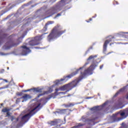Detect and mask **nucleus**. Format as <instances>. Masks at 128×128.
I'll use <instances>...</instances> for the list:
<instances>
[{
	"label": "nucleus",
	"mask_w": 128,
	"mask_h": 128,
	"mask_svg": "<svg viewBox=\"0 0 128 128\" xmlns=\"http://www.w3.org/2000/svg\"><path fill=\"white\" fill-rule=\"evenodd\" d=\"M98 66V65L96 64H92L88 68L84 70V72H82V68H84L83 67L80 68L78 69H77L75 72H72L71 74L64 76L62 78H61L60 80H58L56 81V86H58V84H64V82H67V80H68L70 78H72L74 76H76L78 74V72L80 70V74L82 78L84 76H85L86 75H90L92 74V71L94 70V68H96V67Z\"/></svg>",
	"instance_id": "nucleus-1"
},
{
	"label": "nucleus",
	"mask_w": 128,
	"mask_h": 128,
	"mask_svg": "<svg viewBox=\"0 0 128 128\" xmlns=\"http://www.w3.org/2000/svg\"><path fill=\"white\" fill-rule=\"evenodd\" d=\"M22 38H24V36L22 38L20 37L16 40V34H12L10 35L8 38V42L3 46V48H4V50H10L11 48L17 46H18V44L22 42V40H20Z\"/></svg>",
	"instance_id": "nucleus-2"
},
{
	"label": "nucleus",
	"mask_w": 128,
	"mask_h": 128,
	"mask_svg": "<svg viewBox=\"0 0 128 128\" xmlns=\"http://www.w3.org/2000/svg\"><path fill=\"white\" fill-rule=\"evenodd\" d=\"M62 30V28L60 25H57L54 27L48 36V42H50V40H52L60 36L62 34H64L66 32V30Z\"/></svg>",
	"instance_id": "nucleus-3"
},
{
	"label": "nucleus",
	"mask_w": 128,
	"mask_h": 128,
	"mask_svg": "<svg viewBox=\"0 0 128 128\" xmlns=\"http://www.w3.org/2000/svg\"><path fill=\"white\" fill-rule=\"evenodd\" d=\"M40 104H39L37 106L30 110L28 114L22 116L21 118V124H24L26 122H28L30 120V118L31 116H34V114H36L38 110H40Z\"/></svg>",
	"instance_id": "nucleus-4"
},
{
	"label": "nucleus",
	"mask_w": 128,
	"mask_h": 128,
	"mask_svg": "<svg viewBox=\"0 0 128 128\" xmlns=\"http://www.w3.org/2000/svg\"><path fill=\"white\" fill-rule=\"evenodd\" d=\"M106 106V104H103L101 106H96L90 108V110H92L94 112V114L92 116V118H89L86 120L87 122H94L96 118H98V110H102L104 107Z\"/></svg>",
	"instance_id": "nucleus-5"
},
{
	"label": "nucleus",
	"mask_w": 128,
	"mask_h": 128,
	"mask_svg": "<svg viewBox=\"0 0 128 128\" xmlns=\"http://www.w3.org/2000/svg\"><path fill=\"white\" fill-rule=\"evenodd\" d=\"M80 80H82V79H77V80H74L70 83H69L68 84H66V88H67V90L66 91V92H70V90H72V88H76V86H78V82H80Z\"/></svg>",
	"instance_id": "nucleus-6"
},
{
	"label": "nucleus",
	"mask_w": 128,
	"mask_h": 128,
	"mask_svg": "<svg viewBox=\"0 0 128 128\" xmlns=\"http://www.w3.org/2000/svg\"><path fill=\"white\" fill-rule=\"evenodd\" d=\"M114 38L112 36H109L108 39L106 40L105 42H104V44L103 45V52H106V48H108V44L109 42H112V40H114Z\"/></svg>",
	"instance_id": "nucleus-7"
},
{
	"label": "nucleus",
	"mask_w": 128,
	"mask_h": 128,
	"mask_svg": "<svg viewBox=\"0 0 128 128\" xmlns=\"http://www.w3.org/2000/svg\"><path fill=\"white\" fill-rule=\"evenodd\" d=\"M55 90L56 92L48 96V97L46 98V100H50V98H56L57 96H58V94H62V92H60L59 93L58 92V88H56Z\"/></svg>",
	"instance_id": "nucleus-8"
},
{
	"label": "nucleus",
	"mask_w": 128,
	"mask_h": 128,
	"mask_svg": "<svg viewBox=\"0 0 128 128\" xmlns=\"http://www.w3.org/2000/svg\"><path fill=\"white\" fill-rule=\"evenodd\" d=\"M40 40L38 38V37H36L34 40H31L28 42L29 46H38L40 44Z\"/></svg>",
	"instance_id": "nucleus-9"
},
{
	"label": "nucleus",
	"mask_w": 128,
	"mask_h": 128,
	"mask_svg": "<svg viewBox=\"0 0 128 128\" xmlns=\"http://www.w3.org/2000/svg\"><path fill=\"white\" fill-rule=\"evenodd\" d=\"M60 10H62V8L60 6H56L53 7L51 8L52 14L50 16H54V14L58 12H60Z\"/></svg>",
	"instance_id": "nucleus-10"
},
{
	"label": "nucleus",
	"mask_w": 128,
	"mask_h": 128,
	"mask_svg": "<svg viewBox=\"0 0 128 128\" xmlns=\"http://www.w3.org/2000/svg\"><path fill=\"white\" fill-rule=\"evenodd\" d=\"M21 48H22V53L23 54H28V52H30V50L26 46H21Z\"/></svg>",
	"instance_id": "nucleus-11"
},
{
	"label": "nucleus",
	"mask_w": 128,
	"mask_h": 128,
	"mask_svg": "<svg viewBox=\"0 0 128 128\" xmlns=\"http://www.w3.org/2000/svg\"><path fill=\"white\" fill-rule=\"evenodd\" d=\"M52 88H50L49 90L48 91H45L43 94H39L36 98H38L40 96H44V94H50V92H52Z\"/></svg>",
	"instance_id": "nucleus-12"
},
{
	"label": "nucleus",
	"mask_w": 128,
	"mask_h": 128,
	"mask_svg": "<svg viewBox=\"0 0 128 128\" xmlns=\"http://www.w3.org/2000/svg\"><path fill=\"white\" fill-rule=\"evenodd\" d=\"M30 90H33L34 92H42V88H34L31 89H28V90H25L24 91V92H30Z\"/></svg>",
	"instance_id": "nucleus-13"
},
{
	"label": "nucleus",
	"mask_w": 128,
	"mask_h": 128,
	"mask_svg": "<svg viewBox=\"0 0 128 128\" xmlns=\"http://www.w3.org/2000/svg\"><path fill=\"white\" fill-rule=\"evenodd\" d=\"M10 109L8 108H4L2 110V112H6V114L5 116L6 118H9V116H10Z\"/></svg>",
	"instance_id": "nucleus-14"
},
{
	"label": "nucleus",
	"mask_w": 128,
	"mask_h": 128,
	"mask_svg": "<svg viewBox=\"0 0 128 128\" xmlns=\"http://www.w3.org/2000/svg\"><path fill=\"white\" fill-rule=\"evenodd\" d=\"M20 98H24V100L26 101L28 100V98H32V96H30L29 94H25L24 96H22L20 98H17L16 102H20Z\"/></svg>",
	"instance_id": "nucleus-15"
},
{
	"label": "nucleus",
	"mask_w": 128,
	"mask_h": 128,
	"mask_svg": "<svg viewBox=\"0 0 128 128\" xmlns=\"http://www.w3.org/2000/svg\"><path fill=\"white\" fill-rule=\"evenodd\" d=\"M70 112H72V110L70 109H62L60 110V112L61 114H70Z\"/></svg>",
	"instance_id": "nucleus-16"
},
{
	"label": "nucleus",
	"mask_w": 128,
	"mask_h": 128,
	"mask_svg": "<svg viewBox=\"0 0 128 128\" xmlns=\"http://www.w3.org/2000/svg\"><path fill=\"white\" fill-rule=\"evenodd\" d=\"M76 104L70 102L68 104H64L65 108H72L74 106H75Z\"/></svg>",
	"instance_id": "nucleus-17"
},
{
	"label": "nucleus",
	"mask_w": 128,
	"mask_h": 128,
	"mask_svg": "<svg viewBox=\"0 0 128 128\" xmlns=\"http://www.w3.org/2000/svg\"><path fill=\"white\" fill-rule=\"evenodd\" d=\"M124 92V88H122L118 92H117L115 94V96H118L120 92Z\"/></svg>",
	"instance_id": "nucleus-18"
},
{
	"label": "nucleus",
	"mask_w": 128,
	"mask_h": 128,
	"mask_svg": "<svg viewBox=\"0 0 128 128\" xmlns=\"http://www.w3.org/2000/svg\"><path fill=\"white\" fill-rule=\"evenodd\" d=\"M54 21H48L47 24H46L44 28H46H46H48V24H54Z\"/></svg>",
	"instance_id": "nucleus-19"
},
{
	"label": "nucleus",
	"mask_w": 128,
	"mask_h": 128,
	"mask_svg": "<svg viewBox=\"0 0 128 128\" xmlns=\"http://www.w3.org/2000/svg\"><path fill=\"white\" fill-rule=\"evenodd\" d=\"M50 124H51V126H56V124H58V120L51 121L50 122Z\"/></svg>",
	"instance_id": "nucleus-20"
},
{
	"label": "nucleus",
	"mask_w": 128,
	"mask_h": 128,
	"mask_svg": "<svg viewBox=\"0 0 128 128\" xmlns=\"http://www.w3.org/2000/svg\"><path fill=\"white\" fill-rule=\"evenodd\" d=\"M98 56L94 55V56H89V58L87 59V60H94V58H96Z\"/></svg>",
	"instance_id": "nucleus-21"
},
{
	"label": "nucleus",
	"mask_w": 128,
	"mask_h": 128,
	"mask_svg": "<svg viewBox=\"0 0 128 128\" xmlns=\"http://www.w3.org/2000/svg\"><path fill=\"white\" fill-rule=\"evenodd\" d=\"M70 2V0H61V2H64L65 4H68Z\"/></svg>",
	"instance_id": "nucleus-22"
},
{
	"label": "nucleus",
	"mask_w": 128,
	"mask_h": 128,
	"mask_svg": "<svg viewBox=\"0 0 128 128\" xmlns=\"http://www.w3.org/2000/svg\"><path fill=\"white\" fill-rule=\"evenodd\" d=\"M61 90H68L67 88H66V84L63 86L62 88H61Z\"/></svg>",
	"instance_id": "nucleus-23"
},
{
	"label": "nucleus",
	"mask_w": 128,
	"mask_h": 128,
	"mask_svg": "<svg viewBox=\"0 0 128 128\" xmlns=\"http://www.w3.org/2000/svg\"><path fill=\"white\" fill-rule=\"evenodd\" d=\"M62 12H61L60 13L58 14L54 17V18L56 19V18H58L59 16H62Z\"/></svg>",
	"instance_id": "nucleus-24"
},
{
	"label": "nucleus",
	"mask_w": 128,
	"mask_h": 128,
	"mask_svg": "<svg viewBox=\"0 0 128 128\" xmlns=\"http://www.w3.org/2000/svg\"><path fill=\"white\" fill-rule=\"evenodd\" d=\"M120 116H126V112L124 111V112L120 113Z\"/></svg>",
	"instance_id": "nucleus-25"
},
{
	"label": "nucleus",
	"mask_w": 128,
	"mask_h": 128,
	"mask_svg": "<svg viewBox=\"0 0 128 128\" xmlns=\"http://www.w3.org/2000/svg\"><path fill=\"white\" fill-rule=\"evenodd\" d=\"M16 96H22V92H18L16 94Z\"/></svg>",
	"instance_id": "nucleus-26"
},
{
	"label": "nucleus",
	"mask_w": 128,
	"mask_h": 128,
	"mask_svg": "<svg viewBox=\"0 0 128 128\" xmlns=\"http://www.w3.org/2000/svg\"><path fill=\"white\" fill-rule=\"evenodd\" d=\"M125 111V113L126 114V116H128V108H126L125 110H124Z\"/></svg>",
	"instance_id": "nucleus-27"
},
{
	"label": "nucleus",
	"mask_w": 128,
	"mask_h": 128,
	"mask_svg": "<svg viewBox=\"0 0 128 128\" xmlns=\"http://www.w3.org/2000/svg\"><path fill=\"white\" fill-rule=\"evenodd\" d=\"M14 120H16V117H14V116H11L12 122H14Z\"/></svg>",
	"instance_id": "nucleus-28"
},
{
	"label": "nucleus",
	"mask_w": 128,
	"mask_h": 128,
	"mask_svg": "<svg viewBox=\"0 0 128 128\" xmlns=\"http://www.w3.org/2000/svg\"><path fill=\"white\" fill-rule=\"evenodd\" d=\"M91 20H92V18H90V19L86 20V22H91Z\"/></svg>",
	"instance_id": "nucleus-29"
},
{
	"label": "nucleus",
	"mask_w": 128,
	"mask_h": 128,
	"mask_svg": "<svg viewBox=\"0 0 128 128\" xmlns=\"http://www.w3.org/2000/svg\"><path fill=\"white\" fill-rule=\"evenodd\" d=\"M92 50V46H90V47L88 48L87 52H88L89 50Z\"/></svg>",
	"instance_id": "nucleus-30"
},
{
	"label": "nucleus",
	"mask_w": 128,
	"mask_h": 128,
	"mask_svg": "<svg viewBox=\"0 0 128 128\" xmlns=\"http://www.w3.org/2000/svg\"><path fill=\"white\" fill-rule=\"evenodd\" d=\"M104 68V64H102L100 66V70H102Z\"/></svg>",
	"instance_id": "nucleus-31"
},
{
	"label": "nucleus",
	"mask_w": 128,
	"mask_h": 128,
	"mask_svg": "<svg viewBox=\"0 0 128 128\" xmlns=\"http://www.w3.org/2000/svg\"><path fill=\"white\" fill-rule=\"evenodd\" d=\"M123 64H124V66H126V62L124 61L123 62Z\"/></svg>",
	"instance_id": "nucleus-32"
},
{
	"label": "nucleus",
	"mask_w": 128,
	"mask_h": 128,
	"mask_svg": "<svg viewBox=\"0 0 128 128\" xmlns=\"http://www.w3.org/2000/svg\"><path fill=\"white\" fill-rule=\"evenodd\" d=\"M15 120H16V122H18V120H20V118H15Z\"/></svg>",
	"instance_id": "nucleus-33"
},
{
	"label": "nucleus",
	"mask_w": 128,
	"mask_h": 128,
	"mask_svg": "<svg viewBox=\"0 0 128 128\" xmlns=\"http://www.w3.org/2000/svg\"><path fill=\"white\" fill-rule=\"evenodd\" d=\"M0 54H1V56H4V54L2 52H0Z\"/></svg>",
	"instance_id": "nucleus-34"
},
{
	"label": "nucleus",
	"mask_w": 128,
	"mask_h": 128,
	"mask_svg": "<svg viewBox=\"0 0 128 128\" xmlns=\"http://www.w3.org/2000/svg\"><path fill=\"white\" fill-rule=\"evenodd\" d=\"M112 52H108V53L106 54V56H108V54H112Z\"/></svg>",
	"instance_id": "nucleus-35"
},
{
	"label": "nucleus",
	"mask_w": 128,
	"mask_h": 128,
	"mask_svg": "<svg viewBox=\"0 0 128 128\" xmlns=\"http://www.w3.org/2000/svg\"><path fill=\"white\" fill-rule=\"evenodd\" d=\"M112 44H114V43L110 44V46H112Z\"/></svg>",
	"instance_id": "nucleus-36"
},
{
	"label": "nucleus",
	"mask_w": 128,
	"mask_h": 128,
	"mask_svg": "<svg viewBox=\"0 0 128 128\" xmlns=\"http://www.w3.org/2000/svg\"><path fill=\"white\" fill-rule=\"evenodd\" d=\"M88 64V63H86L85 64V66H86V64Z\"/></svg>",
	"instance_id": "nucleus-37"
},
{
	"label": "nucleus",
	"mask_w": 128,
	"mask_h": 128,
	"mask_svg": "<svg viewBox=\"0 0 128 128\" xmlns=\"http://www.w3.org/2000/svg\"><path fill=\"white\" fill-rule=\"evenodd\" d=\"M2 72H4V70H2Z\"/></svg>",
	"instance_id": "nucleus-38"
},
{
	"label": "nucleus",
	"mask_w": 128,
	"mask_h": 128,
	"mask_svg": "<svg viewBox=\"0 0 128 128\" xmlns=\"http://www.w3.org/2000/svg\"><path fill=\"white\" fill-rule=\"evenodd\" d=\"M84 117H82V120H84Z\"/></svg>",
	"instance_id": "nucleus-39"
},
{
	"label": "nucleus",
	"mask_w": 128,
	"mask_h": 128,
	"mask_svg": "<svg viewBox=\"0 0 128 128\" xmlns=\"http://www.w3.org/2000/svg\"><path fill=\"white\" fill-rule=\"evenodd\" d=\"M1 106H4V104H1Z\"/></svg>",
	"instance_id": "nucleus-40"
},
{
	"label": "nucleus",
	"mask_w": 128,
	"mask_h": 128,
	"mask_svg": "<svg viewBox=\"0 0 128 128\" xmlns=\"http://www.w3.org/2000/svg\"><path fill=\"white\" fill-rule=\"evenodd\" d=\"M35 48H38V47H35Z\"/></svg>",
	"instance_id": "nucleus-41"
},
{
	"label": "nucleus",
	"mask_w": 128,
	"mask_h": 128,
	"mask_svg": "<svg viewBox=\"0 0 128 128\" xmlns=\"http://www.w3.org/2000/svg\"><path fill=\"white\" fill-rule=\"evenodd\" d=\"M86 98L88 99V98Z\"/></svg>",
	"instance_id": "nucleus-42"
},
{
	"label": "nucleus",
	"mask_w": 128,
	"mask_h": 128,
	"mask_svg": "<svg viewBox=\"0 0 128 128\" xmlns=\"http://www.w3.org/2000/svg\"><path fill=\"white\" fill-rule=\"evenodd\" d=\"M4 36H6V34H4Z\"/></svg>",
	"instance_id": "nucleus-43"
},
{
	"label": "nucleus",
	"mask_w": 128,
	"mask_h": 128,
	"mask_svg": "<svg viewBox=\"0 0 128 128\" xmlns=\"http://www.w3.org/2000/svg\"><path fill=\"white\" fill-rule=\"evenodd\" d=\"M8 68H9L8 67Z\"/></svg>",
	"instance_id": "nucleus-44"
},
{
	"label": "nucleus",
	"mask_w": 128,
	"mask_h": 128,
	"mask_svg": "<svg viewBox=\"0 0 128 128\" xmlns=\"http://www.w3.org/2000/svg\"><path fill=\"white\" fill-rule=\"evenodd\" d=\"M22 102H24V100L22 101Z\"/></svg>",
	"instance_id": "nucleus-45"
}]
</instances>
